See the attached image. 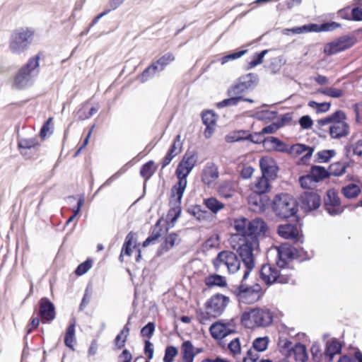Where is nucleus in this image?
Here are the masks:
<instances>
[{
	"label": "nucleus",
	"mask_w": 362,
	"mask_h": 362,
	"mask_svg": "<svg viewBox=\"0 0 362 362\" xmlns=\"http://www.w3.org/2000/svg\"><path fill=\"white\" fill-rule=\"evenodd\" d=\"M204 284L209 288L214 286L223 288L227 286V281L226 277L217 274H212L205 278Z\"/></svg>",
	"instance_id": "36"
},
{
	"label": "nucleus",
	"mask_w": 362,
	"mask_h": 362,
	"mask_svg": "<svg viewBox=\"0 0 362 362\" xmlns=\"http://www.w3.org/2000/svg\"><path fill=\"white\" fill-rule=\"evenodd\" d=\"M244 267L245 269L240 283L238 286H234V288L231 289V292L239 303L252 304L258 301L262 297L264 291L259 284L249 286L245 283L253 269L249 271L247 266Z\"/></svg>",
	"instance_id": "2"
},
{
	"label": "nucleus",
	"mask_w": 362,
	"mask_h": 362,
	"mask_svg": "<svg viewBox=\"0 0 362 362\" xmlns=\"http://www.w3.org/2000/svg\"><path fill=\"white\" fill-rule=\"evenodd\" d=\"M355 38L349 35H343L325 45L324 53L331 56L351 47L355 44Z\"/></svg>",
	"instance_id": "13"
},
{
	"label": "nucleus",
	"mask_w": 362,
	"mask_h": 362,
	"mask_svg": "<svg viewBox=\"0 0 362 362\" xmlns=\"http://www.w3.org/2000/svg\"><path fill=\"white\" fill-rule=\"evenodd\" d=\"M342 346L343 344L337 338H332L326 342L324 354L328 362L332 361L334 356L341 353Z\"/></svg>",
	"instance_id": "24"
},
{
	"label": "nucleus",
	"mask_w": 362,
	"mask_h": 362,
	"mask_svg": "<svg viewBox=\"0 0 362 362\" xmlns=\"http://www.w3.org/2000/svg\"><path fill=\"white\" fill-rule=\"evenodd\" d=\"M181 356L182 362H193L197 353L191 341H184L181 345Z\"/></svg>",
	"instance_id": "33"
},
{
	"label": "nucleus",
	"mask_w": 362,
	"mask_h": 362,
	"mask_svg": "<svg viewBox=\"0 0 362 362\" xmlns=\"http://www.w3.org/2000/svg\"><path fill=\"white\" fill-rule=\"evenodd\" d=\"M293 355L296 361L306 362L308 360V354L305 345L300 342L296 343L289 351V356Z\"/></svg>",
	"instance_id": "29"
},
{
	"label": "nucleus",
	"mask_w": 362,
	"mask_h": 362,
	"mask_svg": "<svg viewBox=\"0 0 362 362\" xmlns=\"http://www.w3.org/2000/svg\"><path fill=\"white\" fill-rule=\"evenodd\" d=\"M248 203L254 206L253 210L264 211L270 204V199L267 194H260L253 190L249 196Z\"/></svg>",
	"instance_id": "20"
},
{
	"label": "nucleus",
	"mask_w": 362,
	"mask_h": 362,
	"mask_svg": "<svg viewBox=\"0 0 362 362\" xmlns=\"http://www.w3.org/2000/svg\"><path fill=\"white\" fill-rule=\"evenodd\" d=\"M245 90H247L245 87L238 79V81L228 89L227 94L228 95H241Z\"/></svg>",
	"instance_id": "57"
},
{
	"label": "nucleus",
	"mask_w": 362,
	"mask_h": 362,
	"mask_svg": "<svg viewBox=\"0 0 362 362\" xmlns=\"http://www.w3.org/2000/svg\"><path fill=\"white\" fill-rule=\"evenodd\" d=\"M35 30L31 28L22 27L13 30L9 42L10 50L17 54L27 51L33 43Z\"/></svg>",
	"instance_id": "4"
},
{
	"label": "nucleus",
	"mask_w": 362,
	"mask_h": 362,
	"mask_svg": "<svg viewBox=\"0 0 362 362\" xmlns=\"http://www.w3.org/2000/svg\"><path fill=\"white\" fill-rule=\"evenodd\" d=\"M228 349L234 354H240L241 351L240 339L236 337L230 341V342L228 344Z\"/></svg>",
	"instance_id": "63"
},
{
	"label": "nucleus",
	"mask_w": 362,
	"mask_h": 362,
	"mask_svg": "<svg viewBox=\"0 0 362 362\" xmlns=\"http://www.w3.org/2000/svg\"><path fill=\"white\" fill-rule=\"evenodd\" d=\"M314 151V146H310L305 144L297 143L290 146L288 154L295 153L296 155L299 156L303 153H305V155L300 158V163L308 165Z\"/></svg>",
	"instance_id": "18"
},
{
	"label": "nucleus",
	"mask_w": 362,
	"mask_h": 362,
	"mask_svg": "<svg viewBox=\"0 0 362 362\" xmlns=\"http://www.w3.org/2000/svg\"><path fill=\"white\" fill-rule=\"evenodd\" d=\"M206 207L213 214H217L221 209H223L224 204L219 202L215 197H209L204 200Z\"/></svg>",
	"instance_id": "43"
},
{
	"label": "nucleus",
	"mask_w": 362,
	"mask_h": 362,
	"mask_svg": "<svg viewBox=\"0 0 362 362\" xmlns=\"http://www.w3.org/2000/svg\"><path fill=\"white\" fill-rule=\"evenodd\" d=\"M341 26L340 23L335 21L324 22L321 24H317V33L332 31L336 28H341Z\"/></svg>",
	"instance_id": "53"
},
{
	"label": "nucleus",
	"mask_w": 362,
	"mask_h": 362,
	"mask_svg": "<svg viewBox=\"0 0 362 362\" xmlns=\"http://www.w3.org/2000/svg\"><path fill=\"white\" fill-rule=\"evenodd\" d=\"M272 208L276 216L280 219L297 218L298 211L297 202L288 194H276L272 202Z\"/></svg>",
	"instance_id": "3"
},
{
	"label": "nucleus",
	"mask_w": 362,
	"mask_h": 362,
	"mask_svg": "<svg viewBox=\"0 0 362 362\" xmlns=\"http://www.w3.org/2000/svg\"><path fill=\"white\" fill-rule=\"evenodd\" d=\"M299 203L301 209L308 214L317 210L322 204V199L317 192L307 190L300 194Z\"/></svg>",
	"instance_id": "12"
},
{
	"label": "nucleus",
	"mask_w": 362,
	"mask_h": 362,
	"mask_svg": "<svg viewBox=\"0 0 362 362\" xmlns=\"http://www.w3.org/2000/svg\"><path fill=\"white\" fill-rule=\"evenodd\" d=\"M75 327H76L75 319H72L66 329V333H65V337H64L65 346H67L68 348H69L72 351L75 350V349H74V344L76 343Z\"/></svg>",
	"instance_id": "35"
},
{
	"label": "nucleus",
	"mask_w": 362,
	"mask_h": 362,
	"mask_svg": "<svg viewBox=\"0 0 362 362\" xmlns=\"http://www.w3.org/2000/svg\"><path fill=\"white\" fill-rule=\"evenodd\" d=\"M211 337L216 340H221L227 336L236 333V323L235 319L230 320H218L209 327Z\"/></svg>",
	"instance_id": "11"
},
{
	"label": "nucleus",
	"mask_w": 362,
	"mask_h": 362,
	"mask_svg": "<svg viewBox=\"0 0 362 362\" xmlns=\"http://www.w3.org/2000/svg\"><path fill=\"white\" fill-rule=\"evenodd\" d=\"M219 176L218 168L213 162H208L202 171V181L210 186Z\"/></svg>",
	"instance_id": "22"
},
{
	"label": "nucleus",
	"mask_w": 362,
	"mask_h": 362,
	"mask_svg": "<svg viewBox=\"0 0 362 362\" xmlns=\"http://www.w3.org/2000/svg\"><path fill=\"white\" fill-rule=\"evenodd\" d=\"M156 170L155 166V162L153 160H149L146 163L143 164L140 168V175L144 178V194L146 192V182L150 180Z\"/></svg>",
	"instance_id": "31"
},
{
	"label": "nucleus",
	"mask_w": 362,
	"mask_h": 362,
	"mask_svg": "<svg viewBox=\"0 0 362 362\" xmlns=\"http://www.w3.org/2000/svg\"><path fill=\"white\" fill-rule=\"evenodd\" d=\"M180 242L179 235L175 232L168 233L163 238V241L160 245L156 251V256L160 257L165 253L169 252L175 245Z\"/></svg>",
	"instance_id": "21"
},
{
	"label": "nucleus",
	"mask_w": 362,
	"mask_h": 362,
	"mask_svg": "<svg viewBox=\"0 0 362 362\" xmlns=\"http://www.w3.org/2000/svg\"><path fill=\"white\" fill-rule=\"evenodd\" d=\"M346 166L345 165L341 164L339 162L331 164L329 166L328 169H327L329 174V178L332 175L339 177L344 175L346 173Z\"/></svg>",
	"instance_id": "44"
},
{
	"label": "nucleus",
	"mask_w": 362,
	"mask_h": 362,
	"mask_svg": "<svg viewBox=\"0 0 362 362\" xmlns=\"http://www.w3.org/2000/svg\"><path fill=\"white\" fill-rule=\"evenodd\" d=\"M336 152L333 149L322 150L318 151L315 156L316 163H328L335 156Z\"/></svg>",
	"instance_id": "45"
},
{
	"label": "nucleus",
	"mask_w": 362,
	"mask_h": 362,
	"mask_svg": "<svg viewBox=\"0 0 362 362\" xmlns=\"http://www.w3.org/2000/svg\"><path fill=\"white\" fill-rule=\"evenodd\" d=\"M181 212L182 209L180 205L174 204L173 207L170 209L166 216L165 222L168 226L165 229V233H167L170 228L175 226V222L181 215Z\"/></svg>",
	"instance_id": "34"
},
{
	"label": "nucleus",
	"mask_w": 362,
	"mask_h": 362,
	"mask_svg": "<svg viewBox=\"0 0 362 362\" xmlns=\"http://www.w3.org/2000/svg\"><path fill=\"white\" fill-rule=\"evenodd\" d=\"M270 181L269 179L264 177H259L257 179V181L255 184V189L260 194H267L272 188V185L270 184Z\"/></svg>",
	"instance_id": "42"
},
{
	"label": "nucleus",
	"mask_w": 362,
	"mask_h": 362,
	"mask_svg": "<svg viewBox=\"0 0 362 362\" xmlns=\"http://www.w3.org/2000/svg\"><path fill=\"white\" fill-rule=\"evenodd\" d=\"M280 257L296 259L297 248L288 243H282L277 250Z\"/></svg>",
	"instance_id": "37"
},
{
	"label": "nucleus",
	"mask_w": 362,
	"mask_h": 362,
	"mask_svg": "<svg viewBox=\"0 0 362 362\" xmlns=\"http://www.w3.org/2000/svg\"><path fill=\"white\" fill-rule=\"evenodd\" d=\"M247 90L254 89L259 83V76L255 73H249L238 78Z\"/></svg>",
	"instance_id": "39"
},
{
	"label": "nucleus",
	"mask_w": 362,
	"mask_h": 362,
	"mask_svg": "<svg viewBox=\"0 0 362 362\" xmlns=\"http://www.w3.org/2000/svg\"><path fill=\"white\" fill-rule=\"evenodd\" d=\"M177 354H178L177 348L173 345H168L165 347L163 361V362H173L175 357Z\"/></svg>",
	"instance_id": "54"
},
{
	"label": "nucleus",
	"mask_w": 362,
	"mask_h": 362,
	"mask_svg": "<svg viewBox=\"0 0 362 362\" xmlns=\"http://www.w3.org/2000/svg\"><path fill=\"white\" fill-rule=\"evenodd\" d=\"M317 23H308L298 27L284 29V34H288V33L293 34H303L312 32L317 33Z\"/></svg>",
	"instance_id": "41"
},
{
	"label": "nucleus",
	"mask_w": 362,
	"mask_h": 362,
	"mask_svg": "<svg viewBox=\"0 0 362 362\" xmlns=\"http://www.w3.org/2000/svg\"><path fill=\"white\" fill-rule=\"evenodd\" d=\"M277 233L281 238L292 240L294 243H303V235L299 233L296 224H280L277 227Z\"/></svg>",
	"instance_id": "15"
},
{
	"label": "nucleus",
	"mask_w": 362,
	"mask_h": 362,
	"mask_svg": "<svg viewBox=\"0 0 362 362\" xmlns=\"http://www.w3.org/2000/svg\"><path fill=\"white\" fill-rule=\"evenodd\" d=\"M241 324L250 328L253 323L257 327H267L273 322V314L269 309L255 308L244 311L240 317Z\"/></svg>",
	"instance_id": "5"
},
{
	"label": "nucleus",
	"mask_w": 362,
	"mask_h": 362,
	"mask_svg": "<svg viewBox=\"0 0 362 362\" xmlns=\"http://www.w3.org/2000/svg\"><path fill=\"white\" fill-rule=\"evenodd\" d=\"M310 352L313 360L315 362H320L322 358L321 349L318 344L314 343L310 348Z\"/></svg>",
	"instance_id": "64"
},
{
	"label": "nucleus",
	"mask_w": 362,
	"mask_h": 362,
	"mask_svg": "<svg viewBox=\"0 0 362 362\" xmlns=\"http://www.w3.org/2000/svg\"><path fill=\"white\" fill-rule=\"evenodd\" d=\"M93 261L90 259H87L83 262L78 264L75 269V274L77 276H82L85 274L92 267Z\"/></svg>",
	"instance_id": "58"
},
{
	"label": "nucleus",
	"mask_w": 362,
	"mask_h": 362,
	"mask_svg": "<svg viewBox=\"0 0 362 362\" xmlns=\"http://www.w3.org/2000/svg\"><path fill=\"white\" fill-rule=\"evenodd\" d=\"M228 98L223 99L221 102H218L216 104V107L219 109L223 108L229 106H235L238 104L241 99H243V95H229Z\"/></svg>",
	"instance_id": "47"
},
{
	"label": "nucleus",
	"mask_w": 362,
	"mask_h": 362,
	"mask_svg": "<svg viewBox=\"0 0 362 362\" xmlns=\"http://www.w3.org/2000/svg\"><path fill=\"white\" fill-rule=\"evenodd\" d=\"M37 315L42 323H49L55 319V306L48 298L43 297L39 300Z\"/></svg>",
	"instance_id": "14"
},
{
	"label": "nucleus",
	"mask_w": 362,
	"mask_h": 362,
	"mask_svg": "<svg viewBox=\"0 0 362 362\" xmlns=\"http://www.w3.org/2000/svg\"><path fill=\"white\" fill-rule=\"evenodd\" d=\"M349 133V126L346 122L333 124L329 127V135L332 139H340Z\"/></svg>",
	"instance_id": "30"
},
{
	"label": "nucleus",
	"mask_w": 362,
	"mask_h": 362,
	"mask_svg": "<svg viewBox=\"0 0 362 362\" xmlns=\"http://www.w3.org/2000/svg\"><path fill=\"white\" fill-rule=\"evenodd\" d=\"M247 52V49H239L230 52L220 59L221 63V64H225L230 60H235L239 59L242 56H243Z\"/></svg>",
	"instance_id": "52"
},
{
	"label": "nucleus",
	"mask_w": 362,
	"mask_h": 362,
	"mask_svg": "<svg viewBox=\"0 0 362 362\" xmlns=\"http://www.w3.org/2000/svg\"><path fill=\"white\" fill-rule=\"evenodd\" d=\"M277 111H272L269 110H264L258 111L255 113V118L258 120H273L277 118Z\"/></svg>",
	"instance_id": "50"
},
{
	"label": "nucleus",
	"mask_w": 362,
	"mask_h": 362,
	"mask_svg": "<svg viewBox=\"0 0 362 362\" xmlns=\"http://www.w3.org/2000/svg\"><path fill=\"white\" fill-rule=\"evenodd\" d=\"M290 146L275 136H268L265 141V148L278 152L288 153Z\"/></svg>",
	"instance_id": "25"
},
{
	"label": "nucleus",
	"mask_w": 362,
	"mask_h": 362,
	"mask_svg": "<svg viewBox=\"0 0 362 362\" xmlns=\"http://www.w3.org/2000/svg\"><path fill=\"white\" fill-rule=\"evenodd\" d=\"M197 162V154L195 151H187L182 160L179 162V168L182 165H185L187 170V174H189L194 168Z\"/></svg>",
	"instance_id": "27"
},
{
	"label": "nucleus",
	"mask_w": 362,
	"mask_h": 362,
	"mask_svg": "<svg viewBox=\"0 0 362 362\" xmlns=\"http://www.w3.org/2000/svg\"><path fill=\"white\" fill-rule=\"evenodd\" d=\"M318 92L325 95H327L333 98H339L344 94L343 91L341 89L334 88L332 87H326L325 88L319 89Z\"/></svg>",
	"instance_id": "55"
},
{
	"label": "nucleus",
	"mask_w": 362,
	"mask_h": 362,
	"mask_svg": "<svg viewBox=\"0 0 362 362\" xmlns=\"http://www.w3.org/2000/svg\"><path fill=\"white\" fill-rule=\"evenodd\" d=\"M216 114L213 110H206L202 114V119L206 127L214 126L216 124Z\"/></svg>",
	"instance_id": "56"
},
{
	"label": "nucleus",
	"mask_w": 362,
	"mask_h": 362,
	"mask_svg": "<svg viewBox=\"0 0 362 362\" xmlns=\"http://www.w3.org/2000/svg\"><path fill=\"white\" fill-rule=\"evenodd\" d=\"M131 316L128 317L127 322L126 325L123 327L122 330L119 332V333L115 337L114 339V344L115 346V349L120 350L122 348L124 347L126 341L127 340V337L129 334V325H130V320H131Z\"/></svg>",
	"instance_id": "28"
},
{
	"label": "nucleus",
	"mask_w": 362,
	"mask_h": 362,
	"mask_svg": "<svg viewBox=\"0 0 362 362\" xmlns=\"http://www.w3.org/2000/svg\"><path fill=\"white\" fill-rule=\"evenodd\" d=\"M40 54L30 58L27 63L24 64L16 74L13 86L17 89H24L30 86L33 83L32 73L40 66Z\"/></svg>",
	"instance_id": "6"
},
{
	"label": "nucleus",
	"mask_w": 362,
	"mask_h": 362,
	"mask_svg": "<svg viewBox=\"0 0 362 362\" xmlns=\"http://www.w3.org/2000/svg\"><path fill=\"white\" fill-rule=\"evenodd\" d=\"M229 298L223 294L217 293L212 296L205 303L206 313L199 314L200 322L204 324L205 320L209 319V316L217 317L225 310L229 303Z\"/></svg>",
	"instance_id": "7"
},
{
	"label": "nucleus",
	"mask_w": 362,
	"mask_h": 362,
	"mask_svg": "<svg viewBox=\"0 0 362 362\" xmlns=\"http://www.w3.org/2000/svg\"><path fill=\"white\" fill-rule=\"evenodd\" d=\"M259 168L262 176L269 180H274L277 177L279 167L276 160L269 156H263L259 160Z\"/></svg>",
	"instance_id": "16"
},
{
	"label": "nucleus",
	"mask_w": 362,
	"mask_h": 362,
	"mask_svg": "<svg viewBox=\"0 0 362 362\" xmlns=\"http://www.w3.org/2000/svg\"><path fill=\"white\" fill-rule=\"evenodd\" d=\"M163 218L157 220L154 226L152 227L149 235L142 243V246L146 247L151 244H155L163 233H166L161 226Z\"/></svg>",
	"instance_id": "23"
},
{
	"label": "nucleus",
	"mask_w": 362,
	"mask_h": 362,
	"mask_svg": "<svg viewBox=\"0 0 362 362\" xmlns=\"http://www.w3.org/2000/svg\"><path fill=\"white\" fill-rule=\"evenodd\" d=\"M175 60V56L171 52H167L156 60L160 68L163 71L167 66Z\"/></svg>",
	"instance_id": "51"
},
{
	"label": "nucleus",
	"mask_w": 362,
	"mask_h": 362,
	"mask_svg": "<svg viewBox=\"0 0 362 362\" xmlns=\"http://www.w3.org/2000/svg\"><path fill=\"white\" fill-rule=\"evenodd\" d=\"M259 276L267 286L276 283L288 284L291 279L290 274L282 273L276 267L270 264L262 265L259 271Z\"/></svg>",
	"instance_id": "9"
},
{
	"label": "nucleus",
	"mask_w": 362,
	"mask_h": 362,
	"mask_svg": "<svg viewBox=\"0 0 362 362\" xmlns=\"http://www.w3.org/2000/svg\"><path fill=\"white\" fill-rule=\"evenodd\" d=\"M333 124H341L345 122L346 118V114L343 110H337L331 115Z\"/></svg>",
	"instance_id": "61"
},
{
	"label": "nucleus",
	"mask_w": 362,
	"mask_h": 362,
	"mask_svg": "<svg viewBox=\"0 0 362 362\" xmlns=\"http://www.w3.org/2000/svg\"><path fill=\"white\" fill-rule=\"evenodd\" d=\"M268 52V49H264L261 52L255 53L252 57L251 61L248 62L247 69H252L257 65L261 64L263 62L264 56L267 54Z\"/></svg>",
	"instance_id": "46"
},
{
	"label": "nucleus",
	"mask_w": 362,
	"mask_h": 362,
	"mask_svg": "<svg viewBox=\"0 0 362 362\" xmlns=\"http://www.w3.org/2000/svg\"><path fill=\"white\" fill-rule=\"evenodd\" d=\"M212 262L216 271H218L223 264L229 273H235L240 269L243 261L240 256L233 251L222 250L217 254Z\"/></svg>",
	"instance_id": "8"
},
{
	"label": "nucleus",
	"mask_w": 362,
	"mask_h": 362,
	"mask_svg": "<svg viewBox=\"0 0 362 362\" xmlns=\"http://www.w3.org/2000/svg\"><path fill=\"white\" fill-rule=\"evenodd\" d=\"M18 147L21 153L30 158L32 154H35L40 147V144L36 138H18Z\"/></svg>",
	"instance_id": "17"
},
{
	"label": "nucleus",
	"mask_w": 362,
	"mask_h": 362,
	"mask_svg": "<svg viewBox=\"0 0 362 362\" xmlns=\"http://www.w3.org/2000/svg\"><path fill=\"white\" fill-rule=\"evenodd\" d=\"M233 228L238 235L241 238L236 252L242 259L244 266L248 267L250 271L254 269L255 258L254 250L259 247V239L265 237L268 230L266 221L262 218H255L249 220L245 217L235 218L233 223Z\"/></svg>",
	"instance_id": "1"
},
{
	"label": "nucleus",
	"mask_w": 362,
	"mask_h": 362,
	"mask_svg": "<svg viewBox=\"0 0 362 362\" xmlns=\"http://www.w3.org/2000/svg\"><path fill=\"white\" fill-rule=\"evenodd\" d=\"M308 174L314 183H318L329 178L327 169L322 165H312Z\"/></svg>",
	"instance_id": "26"
},
{
	"label": "nucleus",
	"mask_w": 362,
	"mask_h": 362,
	"mask_svg": "<svg viewBox=\"0 0 362 362\" xmlns=\"http://www.w3.org/2000/svg\"><path fill=\"white\" fill-rule=\"evenodd\" d=\"M182 147L181 136L180 134H177L174 138L173 142L168 148L166 155L161 160V169L168 165L172 160L181 152Z\"/></svg>",
	"instance_id": "19"
},
{
	"label": "nucleus",
	"mask_w": 362,
	"mask_h": 362,
	"mask_svg": "<svg viewBox=\"0 0 362 362\" xmlns=\"http://www.w3.org/2000/svg\"><path fill=\"white\" fill-rule=\"evenodd\" d=\"M298 182L302 188L308 190H312L313 185L315 184L314 181L311 180L308 173L304 175H300L298 177Z\"/></svg>",
	"instance_id": "60"
},
{
	"label": "nucleus",
	"mask_w": 362,
	"mask_h": 362,
	"mask_svg": "<svg viewBox=\"0 0 362 362\" xmlns=\"http://www.w3.org/2000/svg\"><path fill=\"white\" fill-rule=\"evenodd\" d=\"M218 193L220 197L229 199L233 196V189L229 182H223L218 186Z\"/></svg>",
	"instance_id": "49"
},
{
	"label": "nucleus",
	"mask_w": 362,
	"mask_h": 362,
	"mask_svg": "<svg viewBox=\"0 0 362 362\" xmlns=\"http://www.w3.org/2000/svg\"><path fill=\"white\" fill-rule=\"evenodd\" d=\"M322 203L323 209L331 216L341 215L346 208L341 205L338 192L334 188L327 190Z\"/></svg>",
	"instance_id": "10"
},
{
	"label": "nucleus",
	"mask_w": 362,
	"mask_h": 362,
	"mask_svg": "<svg viewBox=\"0 0 362 362\" xmlns=\"http://www.w3.org/2000/svg\"><path fill=\"white\" fill-rule=\"evenodd\" d=\"M298 123L302 129H309L312 127L313 121L310 116L306 115L300 117Z\"/></svg>",
	"instance_id": "62"
},
{
	"label": "nucleus",
	"mask_w": 362,
	"mask_h": 362,
	"mask_svg": "<svg viewBox=\"0 0 362 362\" xmlns=\"http://www.w3.org/2000/svg\"><path fill=\"white\" fill-rule=\"evenodd\" d=\"M187 180H183L180 178L177 179V182L173 186L171 189V196L176 197L174 204L180 205L182 198L186 189Z\"/></svg>",
	"instance_id": "32"
},
{
	"label": "nucleus",
	"mask_w": 362,
	"mask_h": 362,
	"mask_svg": "<svg viewBox=\"0 0 362 362\" xmlns=\"http://www.w3.org/2000/svg\"><path fill=\"white\" fill-rule=\"evenodd\" d=\"M269 341L268 337H257L252 342V348L258 352L264 351L267 349Z\"/></svg>",
	"instance_id": "48"
},
{
	"label": "nucleus",
	"mask_w": 362,
	"mask_h": 362,
	"mask_svg": "<svg viewBox=\"0 0 362 362\" xmlns=\"http://www.w3.org/2000/svg\"><path fill=\"white\" fill-rule=\"evenodd\" d=\"M156 328V325L153 322H148L145 326H144L140 331V334L142 337L150 339L153 335Z\"/></svg>",
	"instance_id": "59"
},
{
	"label": "nucleus",
	"mask_w": 362,
	"mask_h": 362,
	"mask_svg": "<svg viewBox=\"0 0 362 362\" xmlns=\"http://www.w3.org/2000/svg\"><path fill=\"white\" fill-rule=\"evenodd\" d=\"M341 194L348 199H353L358 197L361 192L360 187L355 183H349L341 189Z\"/></svg>",
	"instance_id": "40"
},
{
	"label": "nucleus",
	"mask_w": 362,
	"mask_h": 362,
	"mask_svg": "<svg viewBox=\"0 0 362 362\" xmlns=\"http://www.w3.org/2000/svg\"><path fill=\"white\" fill-rule=\"evenodd\" d=\"M252 137V134L247 130L234 131L230 134L226 136V141L228 143L249 141Z\"/></svg>",
	"instance_id": "38"
}]
</instances>
